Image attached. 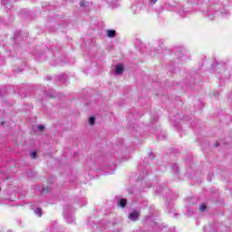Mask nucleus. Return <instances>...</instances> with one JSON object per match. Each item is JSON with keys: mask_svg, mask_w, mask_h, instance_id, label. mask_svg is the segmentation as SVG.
Segmentation results:
<instances>
[{"mask_svg": "<svg viewBox=\"0 0 232 232\" xmlns=\"http://www.w3.org/2000/svg\"><path fill=\"white\" fill-rule=\"evenodd\" d=\"M199 211H206V205L201 204V205L199 206Z\"/></svg>", "mask_w": 232, "mask_h": 232, "instance_id": "obj_10", "label": "nucleus"}, {"mask_svg": "<svg viewBox=\"0 0 232 232\" xmlns=\"http://www.w3.org/2000/svg\"><path fill=\"white\" fill-rule=\"evenodd\" d=\"M129 218L130 220H133L135 222V220L139 219V212L137 211H132L130 215H129Z\"/></svg>", "mask_w": 232, "mask_h": 232, "instance_id": "obj_2", "label": "nucleus"}, {"mask_svg": "<svg viewBox=\"0 0 232 232\" xmlns=\"http://www.w3.org/2000/svg\"><path fill=\"white\" fill-rule=\"evenodd\" d=\"M34 214L38 217H43V210L41 208L34 209Z\"/></svg>", "mask_w": 232, "mask_h": 232, "instance_id": "obj_6", "label": "nucleus"}, {"mask_svg": "<svg viewBox=\"0 0 232 232\" xmlns=\"http://www.w3.org/2000/svg\"><path fill=\"white\" fill-rule=\"evenodd\" d=\"M158 0H150V2L152 3V5H155V3H157Z\"/></svg>", "mask_w": 232, "mask_h": 232, "instance_id": "obj_11", "label": "nucleus"}, {"mask_svg": "<svg viewBox=\"0 0 232 232\" xmlns=\"http://www.w3.org/2000/svg\"><path fill=\"white\" fill-rule=\"evenodd\" d=\"M90 126H93L95 124V117L92 116L89 118Z\"/></svg>", "mask_w": 232, "mask_h": 232, "instance_id": "obj_7", "label": "nucleus"}, {"mask_svg": "<svg viewBox=\"0 0 232 232\" xmlns=\"http://www.w3.org/2000/svg\"><path fill=\"white\" fill-rule=\"evenodd\" d=\"M109 3H110V5H111V3H113V0H111Z\"/></svg>", "mask_w": 232, "mask_h": 232, "instance_id": "obj_12", "label": "nucleus"}, {"mask_svg": "<svg viewBox=\"0 0 232 232\" xmlns=\"http://www.w3.org/2000/svg\"><path fill=\"white\" fill-rule=\"evenodd\" d=\"M117 35V32L115 30H108L107 31V37L113 38Z\"/></svg>", "mask_w": 232, "mask_h": 232, "instance_id": "obj_4", "label": "nucleus"}, {"mask_svg": "<svg viewBox=\"0 0 232 232\" xmlns=\"http://www.w3.org/2000/svg\"><path fill=\"white\" fill-rule=\"evenodd\" d=\"M36 130L38 131H44V125H36Z\"/></svg>", "mask_w": 232, "mask_h": 232, "instance_id": "obj_8", "label": "nucleus"}, {"mask_svg": "<svg viewBox=\"0 0 232 232\" xmlns=\"http://www.w3.org/2000/svg\"><path fill=\"white\" fill-rule=\"evenodd\" d=\"M122 72H124V66L122 64H118L115 67L116 75H122Z\"/></svg>", "mask_w": 232, "mask_h": 232, "instance_id": "obj_1", "label": "nucleus"}, {"mask_svg": "<svg viewBox=\"0 0 232 232\" xmlns=\"http://www.w3.org/2000/svg\"><path fill=\"white\" fill-rule=\"evenodd\" d=\"M80 6H81V8H82L83 10H86V8H88V7L90 6V2L82 0V1L80 2Z\"/></svg>", "mask_w": 232, "mask_h": 232, "instance_id": "obj_3", "label": "nucleus"}, {"mask_svg": "<svg viewBox=\"0 0 232 232\" xmlns=\"http://www.w3.org/2000/svg\"><path fill=\"white\" fill-rule=\"evenodd\" d=\"M118 204L121 208H126V199H121Z\"/></svg>", "mask_w": 232, "mask_h": 232, "instance_id": "obj_5", "label": "nucleus"}, {"mask_svg": "<svg viewBox=\"0 0 232 232\" xmlns=\"http://www.w3.org/2000/svg\"><path fill=\"white\" fill-rule=\"evenodd\" d=\"M30 157H31V159H36L37 152H35V151L31 152Z\"/></svg>", "mask_w": 232, "mask_h": 232, "instance_id": "obj_9", "label": "nucleus"}]
</instances>
